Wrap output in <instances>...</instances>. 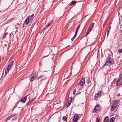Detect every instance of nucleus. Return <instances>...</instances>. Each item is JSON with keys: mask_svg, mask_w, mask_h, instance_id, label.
I'll list each match as a JSON object with an SVG mask.
<instances>
[{"mask_svg": "<svg viewBox=\"0 0 122 122\" xmlns=\"http://www.w3.org/2000/svg\"><path fill=\"white\" fill-rule=\"evenodd\" d=\"M30 21L29 20V19H28V18H27L25 20V21L24 22V23L25 24H26V25L29 22H30Z\"/></svg>", "mask_w": 122, "mask_h": 122, "instance_id": "9d476101", "label": "nucleus"}, {"mask_svg": "<svg viewBox=\"0 0 122 122\" xmlns=\"http://www.w3.org/2000/svg\"><path fill=\"white\" fill-rule=\"evenodd\" d=\"M27 97V96H26L25 97L20 100V102L23 103H25V102L26 101Z\"/></svg>", "mask_w": 122, "mask_h": 122, "instance_id": "6e6552de", "label": "nucleus"}, {"mask_svg": "<svg viewBox=\"0 0 122 122\" xmlns=\"http://www.w3.org/2000/svg\"><path fill=\"white\" fill-rule=\"evenodd\" d=\"M28 18V19H29V20L30 21L31 20L32 17L31 16H29L27 17V18Z\"/></svg>", "mask_w": 122, "mask_h": 122, "instance_id": "6ab92c4d", "label": "nucleus"}, {"mask_svg": "<svg viewBox=\"0 0 122 122\" xmlns=\"http://www.w3.org/2000/svg\"><path fill=\"white\" fill-rule=\"evenodd\" d=\"M116 107L113 106V105H112L111 107V111H113L116 108Z\"/></svg>", "mask_w": 122, "mask_h": 122, "instance_id": "4468645a", "label": "nucleus"}, {"mask_svg": "<svg viewBox=\"0 0 122 122\" xmlns=\"http://www.w3.org/2000/svg\"><path fill=\"white\" fill-rule=\"evenodd\" d=\"M37 76H32L31 77V78L30 79V80L31 81H32L35 80V78H36Z\"/></svg>", "mask_w": 122, "mask_h": 122, "instance_id": "f8f14e48", "label": "nucleus"}, {"mask_svg": "<svg viewBox=\"0 0 122 122\" xmlns=\"http://www.w3.org/2000/svg\"><path fill=\"white\" fill-rule=\"evenodd\" d=\"M7 33H6L4 34V37L6 36L7 34Z\"/></svg>", "mask_w": 122, "mask_h": 122, "instance_id": "a878e982", "label": "nucleus"}, {"mask_svg": "<svg viewBox=\"0 0 122 122\" xmlns=\"http://www.w3.org/2000/svg\"><path fill=\"white\" fill-rule=\"evenodd\" d=\"M67 118V117H66V116H64L63 117L62 119L64 121H66L67 122L66 119Z\"/></svg>", "mask_w": 122, "mask_h": 122, "instance_id": "a211bd4d", "label": "nucleus"}, {"mask_svg": "<svg viewBox=\"0 0 122 122\" xmlns=\"http://www.w3.org/2000/svg\"><path fill=\"white\" fill-rule=\"evenodd\" d=\"M101 91H99L98 94H97L99 96L101 94Z\"/></svg>", "mask_w": 122, "mask_h": 122, "instance_id": "aec40b11", "label": "nucleus"}, {"mask_svg": "<svg viewBox=\"0 0 122 122\" xmlns=\"http://www.w3.org/2000/svg\"><path fill=\"white\" fill-rule=\"evenodd\" d=\"M79 117V116L78 115L76 114L74 116L73 119L74 121H75L76 122L78 120V119Z\"/></svg>", "mask_w": 122, "mask_h": 122, "instance_id": "39448f33", "label": "nucleus"}, {"mask_svg": "<svg viewBox=\"0 0 122 122\" xmlns=\"http://www.w3.org/2000/svg\"><path fill=\"white\" fill-rule=\"evenodd\" d=\"M78 31L77 30H76V31H75V34H76V35H77V34L78 32Z\"/></svg>", "mask_w": 122, "mask_h": 122, "instance_id": "c85d7f7f", "label": "nucleus"}, {"mask_svg": "<svg viewBox=\"0 0 122 122\" xmlns=\"http://www.w3.org/2000/svg\"><path fill=\"white\" fill-rule=\"evenodd\" d=\"M94 24V23H92L89 26L88 28H89L90 29H91L92 30V28L93 27Z\"/></svg>", "mask_w": 122, "mask_h": 122, "instance_id": "1a4fd4ad", "label": "nucleus"}, {"mask_svg": "<svg viewBox=\"0 0 122 122\" xmlns=\"http://www.w3.org/2000/svg\"><path fill=\"white\" fill-rule=\"evenodd\" d=\"M34 15V14H32L31 16H30L32 17H33Z\"/></svg>", "mask_w": 122, "mask_h": 122, "instance_id": "2f4dec72", "label": "nucleus"}, {"mask_svg": "<svg viewBox=\"0 0 122 122\" xmlns=\"http://www.w3.org/2000/svg\"><path fill=\"white\" fill-rule=\"evenodd\" d=\"M80 27V25H79L77 28L76 30H79V28Z\"/></svg>", "mask_w": 122, "mask_h": 122, "instance_id": "b1692460", "label": "nucleus"}, {"mask_svg": "<svg viewBox=\"0 0 122 122\" xmlns=\"http://www.w3.org/2000/svg\"><path fill=\"white\" fill-rule=\"evenodd\" d=\"M118 52L119 53H120L122 51V49H121L120 50H118Z\"/></svg>", "mask_w": 122, "mask_h": 122, "instance_id": "4be33fe9", "label": "nucleus"}, {"mask_svg": "<svg viewBox=\"0 0 122 122\" xmlns=\"http://www.w3.org/2000/svg\"><path fill=\"white\" fill-rule=\"evenodd\" d=\"M121 33L122 34V30H121Z\"/></svg>", "mask_w": 122, "mask_h": 122, "instance_id": "c9c22d12", "label": "nucleus"}, {"mask_svg": "<svg viewBox=\"0 0 122 122\" xmlns=\"http://www.w3.org/2000/svg\"><path fill=\"white\" fill-rule=\"evenodd\" d=\"M114 63V61L113 59L111 58H109L107 60L106 63L103 66H109Z\"/></svg>", "mask_w": 122, "mask_h": 122, "instance_id": "f03ea898", "label": "nucleus"}, {"mask_svg": "<svg viewBox=\"0 0 122 122\" xmlns=\"http://www.w3.org/2000/svg\"><path fill=\"white\" fill-rule=\"evenodd\" d=\"M75 38V37H74L73 36V37L71 39V40L72 41H73V40Z\"/></svg>", "mask_w": 122, "mask_h": 122, "instance_id": "c756f323", "label": "nucleus"}, {"mask_svg": "<svg viewBox=\"0 0 122 122\" xmlns=\"http://www.w3.org/2000/svg\"><path fill=\"white\" fill-rule=\"evenodd\" d=\"M71 102H69L68 103V105H67L66 107H68L71 104Z\"/></svg>", "mask_w": 122, "mask_h": 122, "instance_id": "412c9836", "label": "nucleus"}, {"mask_svg": "<svg viewBox=\"0 0 122 122\" xmlns=\"http://www.w3.org/2000/svg\"><path fill=\"white\" fill-rule=\"evenodd\" d=\"M115 119L114 117H112L110 119V122H113L115 120Z\"/></svg>", "mask_w": 122, "mask_h": 122, "instance_id": "dca6fc26", "label": "nucleus"}, {"mask_svg": "<svg viewBox=\"0 0 122 122\" xmlns=\"http://www.w3.org/2000/svg\"><path fill=\"white\" fill-rule=\"evenodd\" d=\"M106 118L107 119V120H108V117H105V119H106Z\"/></svg>", "mask_w": 122, "mask_h": 122, "instance_id": "7c9ffc66", "label": "nucleus"}, {"mask_svg": "<svg viewBox=\"0 0 122 122\" xmlns=\"http://www.w3.org/2000/svg\"><path fill=\"white\" fill-rule=\"evenodd\" d=\"M10 69H7V68H6L5 69V74H7V73H8L9 71V70Z\"/></svg>", "mask_w": 122, "mask_h": 122, "instance_id": "f3484780", "label": "nucleus"}, {"mask_svg": "<svg viewBox=\"0 0 122 122\" xmlns=\"http://www.w3.org/2000/svg\"><path fill=\"white\" fill-rule=\"evenodd\" d=\"M76 35H76V34H75L74 36V37L75 38L76 37Z\"/></svg>", "mask_w": 122, "mask_h": 122, "instance_id": "72a5a7b5", "label": "nucleus"}, {"mask_svg": "<svg viewBox=\"0 0 122 122\" xmlns=\"http://www.w3.org/2000/svg\"><path fill=\"white\" fill-rule=\"evenodd\" d=\"M99 121V120L98 119V118H96V122H98Z\"/></svg>", "mask_w": 122, "mask_h": 122, "instance_id": "bb28decb", "label": "nucleus"}, {"mask_svg": "<svg viewBox=\"0 0 122 122\" xmlns=\"http://www.w3.org/2000/svg\"><path fill=\"white\" fill-rule=\"evenodd\" d=\"M27 97H28L29 100V101L27 103L28 105H29L32 102L34 101L35 99V97L34 96V94L33 93L29 94L27 96Z\"/></svg>", "mask_w": 122, "mask_h": 122, "instance_id": "f257e3e1", "label": "nucleus"}, {"mask_svg": "<svg viewBox=\"0 0 122 122\" xmlns=\"http://www.w3.org/2000/svg\"><path fill=\"white\" fill-rule=\"evenodd\" d=\"M100 108L99 107L98 105H97L95 107L94 109V110H95V111H93V112H95L96 111H98Z\"/></svg>", "mask_w": 122, "mask_h": 122, "instance_id": "0eeeda50", "label": "nucleus"}, {"mask_svg": "<svg viewBox=\"0 0 122 122\" xmlns=\"http://www.w3.org/2000/svg\"><path fill=\"white\" fill-rule=\"evenodd\" d=\"M53 20H51L49 22V23L48 25L46 26L47 27H48L53 22Z\"/></svg>", "mask_w": 122, "mask_h": 122, "instance_id": "2eb2a0df", "label": "nucleus"}, {"mask_svg": "<svg viewBox=\"0 0 122 122\" xmlns=\"http://www.w3.org/2000/svg\"><path fill=\"white\" fill-rule=\"evenodd\" d=\"M85 83V81L84 78H82L79 83L78 85H80L81 86H82L84 85Z\"/></svg>", "mask_w": 122, "mask_h": 122, "instance_id": "20e7f679", "label": "nucleus"}, {"mask_svg": "<svg viewBox=\"0 0 122 122\" xmlns=\"http://www.w3.org/2000/svg\"><path fill=\"white\" fill-rule=\"evenodd\" d=\"M14 62V61H12L11 62H10V63L8 65L6 68L10 69V68L12 66Z\"/></svg>", "mask_w": 122, "mask_h": 122, "instance_id": "423d86ee", "label": "nucleus"}, {"mask_svg": "<svg viewBox=\"0 0 122 122\" xmlns=\"http://www.w3.org/2000/svg\"><path fill=\"white\" fill-rule=\"evenodd\" d=\"M92 30L91 29H90L89 28H88V30L86 33V36L88 35Z\"/></svg>", "mask_w": 122, "mask_h": 122, "instance_id": "ddd939ff", "label": "nucleus"}, {"mask_svg": "<svg viewBox=\"0 0 122 122\" xmlns=\"http://www.w3.org/2000/svg\"><path fill=\"white\" fill-rule=\"evenodd\" d=\"M72 4H73L74 3H76V2L75 1H73L72 2Z\"/></svg>", "mask_w": 122, "mask_h": 122, "instance_id": "cd10ccee", "label": "nucleus"}, {"mask_svg": "<svg viewBox=\"0 0 122 122\" xmlns=\"http://www.w3.org/2000/svg\"><path fill=\"white\" fill-rule=\"evenodd\" d=\"M42 76H41V77L42 78H42Z\"/></svg>", "mask_w": 122, "mask_h": 122, "instance_id": "4c0bfd02", "label": "nucleus"}, {"mask_svg": "<svg viewBox=\"0 0 122 122\" xmlns=\"http://www.w3.org/2000/svg\"><path fill=\"white\" fill-rule=\"evenodd\" d=\"M122 78V76L121 75H119V78L116 83V85L117 86H120L122 83L121 79Z\"/></svg>", "mask_w": 122, "mask_h": 122, "instance_id": "7ed1b4c3", "label": "nucleus"}, {"mask_svg": "<svg viewBox=\"0 0 122 122\" xmlns=\"http://www.w3.org/2000/svg\"><path fill=\"white\" fill-rule=\"evenodd\" d=\"M109 30H108L107 31V35H108V33H109Z\"/></svg>", "mask_w": 122, "mask_h": 122, "instance_id": "473e14b6", "label": "nucleus"}, {"mask_svg": "<svg viewBox=\"0 0 122 122\" xmlns=\"http://www.w3.org/2000/svg\"><path fill=\"white\" fill-rule=\"evenodd\" d=\"M99 96L97 94L95 95V98H97Z\"/></svg>", "mask_w": 122, "mask_h": 122, "instance_id": "393cba45", "label": "nucleus"}, {"mask_svg": "<svg viewBox=\"0 0 122 122\" xmlns=\"http://www.w3.org/2000/svg\"><path fill=\"white\" fill-rule=\"evenodd\" d=\"M95 1H97L98 0H94Z\"/></svg>", "mask_w": 122, "mask_h": 122, "instance_id": "e433bc0d", "label": "nucleus"}, {"mask_svg": "<svg viewBox=\"0 0 122 122\" xmlns=\"http://www.w3.org/2000/svg\"><path fill=\"white\" fill-rule=\"evenodd\" d=\"M76 92V89H75V88L73 91V94L74 95L75 94Z\"/></svg>", "mask_w": 122, "mask_h": 122, "instance_id": "5701e85b", "label": "nucleus"}, {"mask_svg": "<svg viewBox=\"0 0 122 122\" xmlns=\"http://www.w3.org/2000/svg\"><path fill=\"white\" fill-rule=\"evenodd\" d=\"M69 102H71H71H72V100L71 99V100H70V101H69Z\"/></svg>", "mask_w": 122, "mask_h": 122, "instance_id": "f704fd0d", "label": "nucleus"}, {"mask_svg": "<svg viewBox=\"0 0 122 122\" xmlns=\"http://www.w3.org/2000/svg\"><path fill=\"white\" fill-rule=\"evenodd\" d=\"M118 102L117 101H115L114 102L113 105L114 106H115L116 107L118 105Z\"/></svg>", "mask_w": 122, "mask_h": 122, "instance_id": "9b49d317", "label": "nucleus"}]
</instances>
